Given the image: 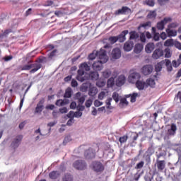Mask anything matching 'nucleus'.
I'll return each instance as SVG.
<instances>
[{"instance_id": "nucleus-23", "label": "nucleus", "mask_w": 181, "mask_h": 181, "mask_svg": "<svg viewBox=\"0 0 181 181\" xmlns=\"http://www.w3.org/2000/svg\"><path fill=\"white\" fill-rule=\"evenodd\" d=\"M165 66H166L168 73H171V71H173L172 62H170V59H165Z\"/></svg>"}, {"instance_id": "nucleus-13", "label": "nucleus", "mask_w": 181, "mask_h": 181, "mask_svg": "<svg viewBox=\"0 0 181 181\" xmlns=\"http://www.w3.org/2000/svg\"><path fill=\"white\" fill-rule=\"evenodd\" d=\"M121 57V49L119 48H115L111 53L112 60H118Z\"/></svg>"}, {"instance_id": "nucleus-27", "label": "nucleus", "mask_w": 181, "mask_h": 181, "mask_svg": "<svg viewBox=\"0 0 181 181\" xmlns=\"http://www.w3.org/2000/svg\"><path fill=\"white\" fill-rule=\"evenodd\" d=\"M76 97L78 98L79 104H84V102L86 101V96H81V93L78 92L76 95Z\"/></svg>"}, {"instance_id": "nucleus-31", "label": "nucleus", "mask_w": 181, "mask_h": 181, "mask_svg": "<svg viewBox=\"0 0 181 181\" xmlns=\"http://www.w3.org/2000/svg\"><path fill=\"white\" fill-rule=\"evenodd\" d=\"M130 37L129 39L130 40H135L139 37V34L136 31H132L129 33Z\"/></svg>"}, {"instance_id": "nucleus-42", "label": "nucleus", "mask_w": 181, "mask_h": 181, "mask_svg": "<svg viewBox=\"0 0 181 181\" xmlns=\"http://www.w3.org/2000/svg\"><path fill=\"white\" fill-rule=\"evenodd\" d=\"M64 97V98H70L71 97V88H68L66 90Z\"/></svg>"}, {"instance_id": "nucleus-49", "label": "nucleus", "mask_w": 181, "mask_h": 181, "mask_svg": "<svg viewBox=\"0 0 181 181\" xmlns=\"http://www.w3.org/2000/svg\"><path fill=\"white\" fill-rule=\"evenodd\" d=\"M127 141H128V136H123L119 139V142H120V144H125Z\"/></svg>"}, {"instance_id": "nucleus-26", "label": "nucleus", "mask_w": 181, "mask_h": 181, "mask_svg": "<svg viewBox=\"0 0 181 181\" xmlns=\"http://www.w3.org/2000/svg\"><path fill=\"white\" fill-rule=\"evenodd\" d=\"M144 50V45L142 44H136L134 47V52L136 53V54L141 53Z\"/></svg>"}, {"instance_id": "nucleus-58", "label": "nucleus", "mask_w": 181, "mask_h": 181, "mask_svg": "<svg viewBox=\"0 0 181 181\" xmlns=\"http://www.w3.org/2000/svg\"><path fill=\"white\" fill-rule=\"evenodd\" d=\"M138 134L136 133H132L131 138L132 139V141H136L138 139Z\"/></svg>"}, {"instance_id": "nucleus-57", "label": "nucleus", "mask_w": 181, "mask_h": 181, "mask_svg": "<svg viewBox=\"0 0 181 181\" xmlns=\"http://www.w3.org/2000/svg\"><path fill=\"white\" fill-rule=\"evenodd\" d=\"M177 26H179V24H177V23H173L168 25V29L177 28Z\"/></svg>"}, {"instance_id": "nucleus-53", "label": "nucleus", "mask_w": 181, "mask_h": 181, "mask_svg": "<svg viewBox=\"0 0 181 181\" xmlns=\"http://www.w3.org/2000/svg\"><path fill=\"white\" fill-rule=\"evenodd\" d=\"M93 100H94V99H88L86 101L85 105H86V108H90V107H91V105H93Z\"/></svg>"}, {"instance_id": "nucleus-20", "label": "nucleus", "mask_w": 181, "mask_h": 181, "mask_svg": "<svg viewBox=\"0 0 181 181\" xmlns=\"http://www.w3.org/2000/svg\"><path fill=\"white\" fill-rule=\"evenodd\" d=\"M86 76L88 77V80L96 81L98 80V72L92 71L90 74H86Z\"/></svg>"}, {"instance_id": "nucleus-61", "label": "nucleus", "mask_w": 181, "mask_h": 181, "mask_svg": "<svg viewBox=\"0 0 181 181\" xmlns=\"http://www.w3.org/2000/svg\"><path fill=\"white\" fill-rule=\"evenodd\" d=\"M82 115H83V112L78 111L74 113V117L75 118H80V117H81Z\"/></svg>"}, {"instance_id": "nucleus-18", "label": "nucleus", "mask_w": 181, "mask_h": 181, "mask_svg": "<svg viewBox=\"0 0 181 181\" xmlns=\"http://www.w3.org/2000/svg\"><path fill=\"white\" fill-rule=\"evenodd\" d=\"M162 56H163V50H162L159 48L156 49L152 54L153 59H155L156 60H158V59H160V57H162Z\"/></svg>"}, {"instance_id": "nucleus-64", "label": "nucleus", "mask_w": 181, "mask_h": 181, "mask_svg": "<svg viewBox=\"0 0 181 181\" xmlns=\"http://www.w3.org/2000/svg\"><path fill=\"white\" fill-rule=\"evenodd\" d=\"M96 86L100 88L104 87V86H105V83H104L103 81H98L96 83Z\"/></svg>"}, {"instance_id": "nucleus-63", "label": "nucleus", "mask_w": 181, "mask_h": 181, "mask_svg": "<svg viewBox=\"0 0 181 181\" xmlns=\"http://www.w3.org/2000/svg\"><path fill=\"white\" fill-rule=\"evenodd\" d=\"M153 40H155V42H158L159 41V39H160V35H159V33H155L154 35H153Z\"/></svg>"}, {"instance_id": "nucleus-62", "label": "nucleus", "mask_w": 181, "mask_h": 181, "mask_svg": "<svg viewBox=\"0 0 181 181\" xmlns=\"http://www.w3.org/2000/svg\"><path fill=\"white\" fill-rule=\"evenodd\" d=\"M159 5H166L169 2V0H158Z\"/></svg>"}, {"instance_id": "nucleus-10", "label": "nucleus", "mask_w": 181, "mask_h": 181, "mask_svg": "<svg viewBox=\"0 0 181 181\" xmlns=\"http://www.w3.org/2000/svg\"><path fill=\"white\" fill-rule=\"evenodd\" d=\"M168 22H172V18H165L163 21L157 23V28L159 30H163V29H165V25H166V23H168Z\"/></svg>"}, {"instance_id": "nucleus-52", "label": "nucleus", "mask_w": 181, "mask_h": 181, "mask_svg": "<svg viewBox=\"0 0 181 181\" xmlns=\"http://www.w3.org/2000/svg\"><path fill=\"white\" fill-rule=\"evenodd\" d=\"M105 95H107V92L101 91L98 94V100H104V98H105Z\"/></svg>"}, {"instance_id": "nucleus-43", "label": "nucleus", "mask_w": 181, "mask_h": 181, "mask_svg": "<svg viewBox=\"0 0 181 181\" xmlns=\"http://www.w3.org/2000/svg\"><path fill=\"white\" fill-rule=\"evenodd\" d=\"M114 84H115L114 78L111 77L107 81V87H114Z\"/></svg>"}, {"instance_id": "nucleus-3", "label": "nucleus", "mask_w": 181, "mask_h": 181, "mask_svg": "<svg viewBox=\"0 0 181 181\" xmlns=\"http://www.w3.org/2000/svg\"><path fill=\"white\" fill-rule=\"evenodd\" d=\"M30 69H33L30 70ZM42 69V64H28V65H23L21 67V70H30V73L33 74V73H36V71H37V70Z\"/></svg>"}, {"instance_id": "nucleus-24", "label": "nucleus", "mask_w": 181, "mask_h": 181, "mask_svg": "<svg viewBox=\"0 0 181 181\" xmlns=\"http://www.w3.org/2000/svg\"><path fill=\"white\" fill-rule=\"evenodd\" d=\"M129 97L131 103H135V101H136V97H139L138 93H134L132 94L125 95L126 98H129Z\"/></svg>"}, {"instance_id": "nucleus-45", "label": "nucleus", "mask_w": 181, "mask_h": 181, "mask_svg": "<svg viewBox=\"0 0 181 181\" xmlns=\"http://www.w3.org/2000/svg\"><path fill=\"white\" fill-rule=\"evenodd\" d=\"M69 142H71V136H66L63 141V145L66 146Z\"/></svg>"}, {"instance_id": "nucleus-36", "label": "nucleus", "mask_w": 181, "mask_h": 181, "mask_svg": "<svg viewBox=\"0 0 181 181\" xmlns=\"http://www.w3.org/2000/svg\"><path fill=\"white\" fill-rule=\"evenodd\" d=\"M174 42H173V39H168L164 42V46L166 47H171L173 46Z\"/></svg>"}, {"instance_id": "nucleus-60", "label": "nucleus", "mask_w": 181, "mask_h": 181, "mask_svg": "<svg viewBox=\"0 0 181 181\" xmlns=\"http://www.w3.org/2000/svg\"><path fill=\"white\" fill-rule=\"evenodd\" d=\"M93 104H94L95 107H100V105H103V102H100L98 100H95L94 101Z\"/></svg>"}, {"instance_id": "nucleus-39", "label": "nucleus", "mask_w": 181, "mask_h": 181, "mask_svg": "<svg viewBox=\"0 0 181 181\" xmlns=\"http://www.w3.org/2000/svg\"><path fill=\"white\" fill-rule=\"evenodd\" d=\"M112 101V98H109L108 99L106 100V105H107L106 107V108L107 110H112V107L111 106V102Z\"/></svg>"}, {"instance_id": "nucleus-21", "label": "nucleus", "mask_w": 181, "mask_h": 181, "mask_svg": "<svg viewBox=\"0 0 181 181\" xmlns=\"http://www.w3.org/2000/svg\"><path fill=\"white\" fill-rule=\"evenodd\" d=\"M91 64H93V63L90 61L82 63L81 64V69H82V70H86V71H90V70H91Z\"/></svg>"}, {"instance_id": "nucleus-35", "label": "nucleus", "mask_w": 181, "mask_h": 181, "mask_svg": "<svg viewBox=\"0 0 181 181\" xmlns=\"http://www.w3.org/2000/svg\"><path fill=\"white\" fill-rule=\"evenodd\" d=\"M30 88V86H28V87L27 88V89L25 90V93H24V95H23V98L21 100V102H20V106H19L20 108H22V107H23V102L25 101V96L26 95L28 91H29Z\"/></svg>"}, {"instance_id": "nucleus-4", "label": "nucleus", "mask_w": 181, "mask_h": 181, "mask_svg": "<svg viewBox=\"0 0 181 181\" xmlns=\"http://www.w3.org/2000/svg\"><path fill=\"white\" fill-rule=\"evenodd\" d=\"M91 169L97 173L104 170V165L100 161H93L90 165Z\"/></svg>"}, {"instance_id": "nucleus-56", "label": "nucleus", "mask_w": 181, "mask_h": 181, "mask_svg": "<svg viewBox=\"0 0 181 181\" xmlns=\"http://www.w3.org/2000/svg\"><path fill=\"white\" fill-rule=\"evenodd\" d=\"M73 124H74V118L71 117L70 118L67 122H66V125L68 127H71V125H73Z\"/></svg>"}, {"instance_id": "nucleus-8", "label": "nucleus", "mask_w": 181, "mask_h": 181, "mask_svg": "<svg viewBox=\"0 0 181 181\" xmlns=\"http://www.w3.org/2000/svg\"><path fill=\"white\" fill-rule=\"evenodd\" d=\"M139 78H141V74L138 72L132 73L129 76V83H132V84L136 83V81H139Z\"/></svg>"}, {"instance_id": "nucleus-9", "label": "nucleus", "mask_w": 181, "mask_h": 181, "mask_svg": "<svg viewBox=\"0 0 181 181\" xmlns=\"http://www.w3.org/2000/svg\"><path fill=\"white\" fill-rule=\"evenodd\" d=\"M45 104V98H41L39 101V103L37 104V106L35 107V114H42V111H43V108H45V106L43 105Z\"/></svg>"}, {"instance_id": "nucleus-14", "label": "nucleus", "mask_w": 181, "mask_h": 181, "mask_svg": "<svg viewBox=\"0 0 181 181\" xmlns=\"http://www.w3.org/2000/svg\"><path fill=\"white\" fill-rule=\"evenodd\" d=\"M84 155L86 159H94L95 158V150L90 148L85 151Z\"/></svg>"}, {"instance_id": "nucleus-19", "label": "nucleus", "mask_w": 181, "mask_h": 181, "mask_svg": "<svg viewBox=\"0 0 181 181\" xmlns=\"http://www.w3.org/2000/svg\"><path fill=\"white\" fill-rule=\"evenodd\" d=\"M125 80H127L125 76H119L117 79L116 80V86H117V87H121L122 86H124V84H125Z\"/></svg>"}, {"instance_id": "nucleus-22", "label": "nucleus", "mask_w": 181, "mask_h": 181, "mask_svg": "<svg viewBox=\"0 0 181 181\" xmlns=\"http://www.w3.org/2000/svg\"><path fill=\"white\" fill-rule=\"evenodd\" d=\"M132 47H134V43L130 41L126 42L124 45V50L125 52H131Z\"/></svg>"}, {"instance_id": "nucleus-2", "label": "nucleus", "mask_w": 181, "mask_h": 181, "mask_svg": "<svg viewBox=\"0 0 181 181\" xmlns=\"http://www.w3.org/2000/svg\"><path fill=\"white\" fill-rule=\"evenodd\" d=\"M176 131H177V126H176V124L172 123L170 129H168L167 133L164 135V140L169 141L170 138L175 136L176 135Z\"/></svg>"}, {"instance_id": "nucleus-46", "label": "nucleus", "mask_w": 181, "mask_h": 181, "mask_svg": "<svg viewBox=\"0 0 181 181\" xmlns=\"http://www.w3.org/2000/svg\"><path fill=\"white\" fill-rule=\"evenodd\" d=\"M109 41L112 45H114V43H117V42H118V38L117 36H112L109 37Z\"/></svg>"}, {"instance_id": "nucleus-47", "label": "nucleus", "mask_w": 181, "mask_h": 181, "mask_svg": "<svg viewBox=\"0 0 181 181\" xmlns=\"http://www.w3.org/2000/svg\"><path fill=\"white\" fill-rule=\"evenodd\" d=\"M145 165V162L144 161H140L139 163H137L135 166V169L139 170L142 169L144 168V165Z\"/></svg>"}, {"instance_id": "nucleus-38", "label": "nucleus", "mask_w": 181, "mask_h": 181, "mask_svg": "<svg viewBox=\"0 0 181 181\" xmlns=\"http://www.w3.org/2000/svg\"><path fill=\"white\" fill-rule=\"evenodd\" d=\"M147 18L148 19H153L156 18V11H150L147 15Z\"/></svg>"}, {"instance_id": "nucleus-51", "label": "nucleus", "mask_w": 181, "mask_h": 181, "mask_svg": "<svg viewBox=\"0 0 181 181\" xmlns=\"http://www.w3.org/2000/svg\"><path fill=\"white\" fill-rule=\"evenodd\" d=\"M129 103L127 101V98H122L120 100L119 105L120 107H124V105H128Z\"/></svg>"}, {"instance_id": "nucleus-25", "label": "nucleus", "mask_w": 181, "mask_h": 181, "mask_svg": "<svg viewBox=\"0 0 181 181\" xmlns=\"http://www.w3.org/2000/svg\"><path fill=\"white\" fill-rule=\"evenodd\" d=\"M155 49V45L153 43H148L146 45V53H152V51Z\"/></svg>"}, {"instance_id": "nucleus-34", "label": "nucleus", "mask_w": 181, "mask_h": 181, "mask_svg": "<svg viewBox=\"0 0 181 181\" xmlns=\"http://www.w3.org/2000/svg\"><path fill=\"white\" fill-rule=\"evenodd\" d=\"M76 79L78 80V81H81V83L86 81V80H88L86 74L84 75V76L81 75H78L76 76Z\"/></svg>"}, {"instance_id": "nucleus-48", "label": "nucleus", "mask_w": 181, "mask_h": 181, "mask_svg": "<svg viewBox=\"0 0 181 181\" xmlns=\"http://www.w3.org/2000/svg\"><path fill=\"white\" fill-rule=\"evenodd\" d=\"M98 52V51H97L96 53L93 52V53L90 54L88 56L89 60L93 61V60H94V59H95V57H98V54H97Z\"/></svg>"}, {"instance_id": "nucleus-55", "label": "nucleus", "mask_w": 181, "mask_h": 181, "mask_svg": "<svg viewBox=\"0 0 181 181\" xmlns=\"http://www.w3.org/2000/svg\"><path fill=\"white\" fill-rule=\"evenodd\" d=\"M140 40L143 43L146 42V36L145 35V33H143L140 35Z\"/></svg>"}, {"instance_id": "nucleus-50", "label": "nucleus", "mask_w": 181, "mask_h": 181, "mask_svg": "<svg viewBox=\"0 0 181 181\" xmlns=\"http://www.w3.org/2000/svg\"><path fill=\"white\" fill-rule=\"evenodd\" d=\"M55 105H57V107H64V104L63 103V99L57 100L55 103Z\"/></svg>"}, {"instance_id": "nucleus-29", "label": "nucleus", "mask_w": 181, "mask_h": 181, "mask_svg": "<svg viewBox=\"0 0 181 181\" xmlns=\"http://www.w3.org/2000/svg\"><path fill=\"white\" fill-rule=\"evenodd\" d=\"M49 176L51 179L54 180L57 179V177H59V176H60V173L59 171H52V172L49 173Z\"/></svg>"}, {"instance_id": "nucleus-33", "label": "nucleus", "mask_w": 181, "mask_h": 181, "mask_svg": "<svg viewBox=\"0 0 181 181\" xmlns=\"http://www.w3.org/2000/svg\"><path fill=\"white\" fill-rule=\"evenodd\" d=\"M62 181H73V175L70 173H66L62 178Z\"/></svg>"}, {"instance_id": "nucleus-1", "label": "nucleus", "mask_w": 181, "mask_h": 181, "mask_svg": "<svg viewBox=\"0 0 181 181\" xmlns=\"http://www.w3.org/2000/svg\"><path fill=\"white\" fill-rule=\"evenodd\" d=\"M97 54L99 60L94 62L91 66L93 70L100 71L103 70V64L108 62V56H107V51L103 49H100V50L97 52Z\"/></svg>"}, {"instance_id": "nucleus-12", "label": "nucleus", "mask_w": 181, "mask_h": 181, "mask_svg": "<svg viewBox=\"0 0 181 181\" xmlns=\"http://www.w3.org/2000/svg\"><path fill=\"white\" fill-rule=\"evenodd\" d=\"M156 166H157L158 172H163L165 168H166V161L156 159Z\"/></svg>"}, {"instance_id": "nucleus-28", "label": "nucleus", "mask_w": 181, "mask_h": 181, "mask_svg": "<svg viewBox=\"0 0 181 181\" xmlns=\"http://www.w3.org/2000/svg\"><path fill=\"white\" fill-rule=\"evenodd\" d=\"M166 33H167L168 37H172L177 36V31H176L175 30H170V28H167Z\"/></svg>"}, {"instance_id": "nucleus-30", "label": "nucleus", "mask_w": 181, "mask_h": 181, "mask_svg": "<svg viewBox=\"0 0 181 181\" xmlns=\"http://www.w3.org/2000/svg\"><path fill=\"white\" fill-rule=\"evenodd\" d=\"M146 84L147 86V87H151L152 88H153L155 87V79H153L151 78H148L146 80Z\"/></svg>"}, {"instance_id": "nucleus-5", "label": "nucleus", "mask_w": 181, "mask_h": 181, "mask_svg": "<svg viewBox=\"0 0 181 181\" xmlns=\"http://www.w3.org/2000/svg\"><path fill=\"white\" fill-rule=\"evenodd\" d=\"M73 168L77 170H84L87 168V163L83 160H77L73 163Z\"/></svg>"}, {"instance_id": "nucleus-15", "label": "nucleus", "mask_w": 181, "mask_h": 181, "mask_svg": "<svg viewBox=\"0 0 181 181\" xmlns=\"http://www.w3.org/2000/svg\"><path fill=\"white\" fill-rule=\"evenodd\" d=\"M129 33V31L128 30L122 31L119 35L117 36V42H119V43H124V41L127 40V35Z\"/></svg>"}, {"instance_id": "nucleus-17", "label": "nucleus", "mask_w": 181, "mask_h": 181, "mask_svg": "<svg viewBox=\"0 0 181 181\" xmlns=\"http://www.w3.org/2000/svg\"><path fill=\"white\" fill-rule=\"evenodd\" d=\"M136 87L139 91H141L142 90H145V88H148V85H146V82L139 80L136 82Z\"/></svg>"}, {"instance_id": "nucleus-59", "label": "nucleus", "mask_w": 181, "mask_h": 181, "mask_svg": "<svg viewBox=\"0 0 181 181\" xmlns=\"http://www.w3.org/2000/svg\"><path fill=\"white\" fill-rule=\"evenodd\" d=\"M69 112V110H67V107H62L59 109V112L61 114H67Z\"/></svg>"}, {"instance_id": "nucleus-54", "label": "nucleus", "mask_w": 181, "mask_h": 181, "mask_svg": "<svg viewBox=\"0 0 181 181\" xmlns=\"http://www.w3.org/2000/svg\"><path fill=\"white\" fill-rule=\"evenodd\" d=\"M163 156H166V153L165 151L160 152V153L156 154V158L158 160H160V158H162Z\"/></svg>"}, {"instance_id": "nucleus-37", "label": "nucleus", "mask_w": 181, "mask_h": 181, "mask_svg": "<svg viewBox=\"0 0 181 181\" xmlns=\"http://www.w3.org/2000/svg\"><path fill=\"white\" fill-rule=\"evenodd\" d=\"M165 61H162L159 63H158L156 66H155V70L156 71V73L159 72V71H162V64H163V62Z\"/></svg>"}, {"instance_id": "nucleus-7", "label": "nucleus", "mask_w": 181, "mask_h": 181, "mask_svg": "<svg viewBox=\"0 0 181 181\" xmlns=\"http://www.w3.org/2000/svg\"><path fill=\"white\" fill-rule=\"evenodd\" d=\"M153 71V66L151 64L144 65L141 68V73L144 76H149Z\"/></svg>"}, {"instance_id": "nucleus-41", "label": "nucleus", "mask_w": 181, "mask_h": 181, "mask_svg": "<svg viewBox=\"0 0 181 181\" xmlns=\"http://www.w3.org/2000/svg\"><path fill=\"white\" fill-rule=\"evenodd\" d=\"M144 4L146 5H148V6H155V0H146L144 1Z\"/></svg>"}, {"instance_id": "nucleus-32", "label": "nucleus", "mask_w": 181, "mask_h": 181, "mask_svg": "<svg viewBox=\"0 0 181 181\" xmlns=\"http://www.w3.org/2000/svg\"><path fill=\"white\" fill-rule=\"evenodd\" d=\"M9 33H12V30H6L2 34L0 35V40H2L4 37H6L9 35Z\"/></svg>"}, {"instance_id": "nucleus-16", "label": "nucleus", "mask_w": 181, "mask_h": 181, "mask_svg": "<svg viewBox=\"0 0 181 181\" xmlns=\"http://www.w3.org/2000/svg\"><path fill=\"white\" fill-rule=\"evenodd\" d=\"M88 94L89 97H91L92 100H94L95 98V95L98 94V89L95 86H92L89 88Z\"/></svg>"}, {"instance_id": "nucleus-44", "label": "nucleus", "mask_w": 181, "mask_h": 181, "mask_svg": "<svg viewBox=\"0 0 181 181\" xmlns=\"http://www.w3.org/2000/svg\"><path fill=\"white\" fill-rule=\"evenodd\" d=\"M103 76L104 78H108L111 76V71L110 70H106L103 72Z\"/></svg>"}, {"instance_id": "nucleus-6", "label": "nucleus", "mask_w": 181, "mask_h": 181, "mask_svg": "<svg viewBox=\"0 0 181 181\" xmlns=\"http://www.w3.org/2000/svg\"><path fill=\"white\" fill-rule=\"evenodd\" d=\"M132 11L131 8L128 6H123L122 8H119L115 11V15H129V13H131Z\"/></svg>"}, {"instance_id": "nucleus-11", "label": "nucleus", "mask_w": 181, "mask_h": 181, "mask_svg": "<svg viewBox=\"0 0 181 181\" xmlns=\"http://www.w3.org/2000/svg\"><path fill=\"white\" fill-rule=\"evenodd\" d=\"M22 139H23V136L22 135H18L17 136L13 141L11 143V146L12 148H13V149H16V148H18L21 144V141H22Z\"/></svg>"}, {"instance_id": "nucleus-40", "label": "nucleus", "mask_w": 181, "mask_h": 181, "mask_svg": "<svg viewBox=\"0 0 181 181\" xmlns=\"http://www.w3.org/2000/svg\"><path fill=\"white\" fill-rule=\"evenodd\" d=\"M112 99L114 100V101H115V103H118L119 101V94H118V93L117 92H114L112 93Z\"/></svg>"}]
</instances>
